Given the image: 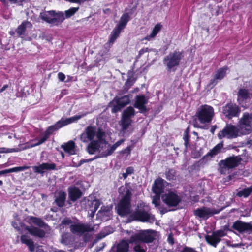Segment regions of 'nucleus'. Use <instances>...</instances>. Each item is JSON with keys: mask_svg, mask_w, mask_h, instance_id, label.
<instances>
[{"mask_svg": "<svg viewBox=\"0 0 252 252\" xmlns=\"http://www.w3.org/2000/svg\"><path fill=\"white\" fill-rule=\"evenodd\" d=\"M27 222L35 226H26L25 229L32 236L42 239L46 234V231L50 229V226L41 218L30 216L27 217Z\"/></svg>", "mask_w": 252, "mask_h": 252, "instance_id": "f257e3e1", "label": "nucleus"}, {"mask_svg": "<svg viewBox=\"0 0 252 252\" xmlns=\"http://www.w3.org/2000/svg\"><path fill=\"white\" fill-rule=\"evenodd\" d=\"M214 116V110L212 106L206 104L201 105L193 118L192 125L194 127L205 129V126L200 125L197 119L200 124H209L212 121Z\"/></svg>", "mask_w": 252, "mask_h": 252, "instance_id": "f03ea898", "label": "nucleus"}, {"mask_svg": "<svg viewBox=\"0 0 252 252\" xmlns=\"http://www.w3.org/2000/svg\"><path fill=\"white\" fill-rule=\"evenodd\" d=\"M154 218L149 207L142 202L138 203L135 210L129 215L127 220L129 222L136 221L145 222L153 220Z\"/></svg>", "mask_w": 252, "mask_h": 252, "instance_id": "7ed1b4c3", "label": "nucleus"}, {"mask_svg": "<svg viewBox=\"0 0 252 252\" xmlns=\"http://www.w3.org/2000/svg\"><path fill=\"white\" fill-rule=\"evenodd\" d=\"M242 161L240 155L229 156L218 163V171L221 174L226 175L230 171L238 167Z\"/></svg>", "mask_w": 252, "mask_h": 252, "instance_id": "20e7f679", "label": "nucleus"}, {"mask_svg": "<svg viewBox=\"0 0 252 252\" xmlns=\"http://www.w3.org/2000/svg\"><path fill=\"white\" fill-rule=\"evenodd\" d=\"M184 57V52L175 50L171 52L166 56L163 60V63L166 66L168 71H175L177 67L179 66L181 60Z\"/></svg>", "mask_w": 252, "mask_h": 252, "instance_id": "39448f33", "label": "nucleus"}, {"mask_svg": "<svg viewBox=\"0 0 252 252\" xmlns=\"http://www.w3.org/2000/svg\"><path fill=\"white\" fill-rule=\"evenodd\" d=\"M132 193L127 189L126 193L116 207L117 214L121 217H125L131 213Z\"/></svg>", "mask_w": 252, "mask_h": 252, "instance_id": "423d86ee", "label": "nucleus"}, {"mask_svg": "<svg viewBox=\"0 0 252 252\" xmlns=\"http://www.w3.org/2000/svg\"><path fill=\"white\" fill-rule=\"evenodd\" d=\"M156 231L152 229L141 230L139 233L130 237L129 243L143 242L147 244L152 243L156 239Z\"/></svg>", "mask_w": 252, "mask_h": 252, "instance_id": "0eeeda50", "label": "nucleus"}, {"mask_svg": "<svg viewBox=\"0 0 252 252\" xmlns=\"http://www.w3.org/2000/svg\"><path fill=\"white\" fill-rule=\"evenodd\" d=\"M40 17L43 21L55 26L60 25L65 19L62 12H56L55 10L42 12Z\"/></svg>", "mask_w": 252, "mask_h": 252, "instance_id": "6e6552de", "label": "nucleus"}, {"mask_svg": "<svg viewBox=\"0 0 252 252\" xmlns=\"http://www.w3.org/2000/svg\"><path fill=\"white\" fill-rule=\"evenodd\" d=\"M239 130L236 126L231 124H226L225 126L218 134L219 139L224 138L227 139H233L238 137Z\"/></svg>", "mask_w": 252, "mask_h": 252, "instance_id": "1a4fd4ad", "label": "nucleus"}, {"mask_svg": "<svg viewBox=\"0 0 252 252\" xmlns=\"http://www.w3.org/2000/svg\"><path fill=\"white\" fill-rule=\"evenodd\" d=\"M241 112V108L236 103L231 101L227 103L222 107V113L226 118L231 119L238 117Z\"/></svg>", "mask_w": 252, "mask_h": 252, "instance_id": "9d476101", "label": "nucleus"}, {"mask_svg": "<svg viewBox=\"0 0 252 252\" xmlns=\"http://www.w3.org/2000/svg\"><path fill=\"white\" fill-rule=\"evenodd\" d=\"M163 202L169 207H177L182 201L176 191H170L161 196Z\"/></svg>", "mask_w": 252, "mask_h": 252, "instance_id": "9b49d317", "label": "nucleus"}, {"mask_svg": "<svg viewBox=\"0 0 252 252\" xmlns=\"http://www.w3.org/2000/svg\"><path fill=\"white\" fill-rule=\"evenodd\" d=\"M229 69L227 66H224L217 69L213 74L212 79L208 85L211 88L214 87L219 82L224 79L227 74V71Z\"/></svg>", "mask_w": 252, "mask_h": 252, "instance_id": "f8f14e48", "label": "nucleus"}, {"mask_svg": "<svg viewBox=\"0 0 252 252\" xmlns=\"http://www.w3.org/2000/svg\"><path fill=\"white\" fill-rule=\"evenodd\" d=\"M149 102V97L144 94L137 95L135 97V101L133 107L139 110V112L142 114L148 112L149 109L146 105Z\"/></svg>", "mask_w": 252, "mask_h": 252, "instance_id": "ddd939ff", "label": "nucleus"}, {"mask_svg": "<svg viewBox=\"0 0 252 252\" xmlns=\"http://www.w3.org/2000/svg\"><path fill=\"white\" fill-rule=\"evenodd\" d=\"M224 231L220 229L213 232L212 235L205 236L206 241L210 245L216 247L218 244L221 241V238L226 236Z\"/></svg>", "mask_w": 252, "mask_h": 252, "instance_id": "4468645a", "label": "nucleus"}, {"mask_svg": "<svg viewBox=\"0 0 252 252\" xmlns=\"http://www.w3.org/2000/svg\"><path fill=\"white\" fill-rule=\"evenodd\" d=\"M70 231L73 233H77L80 235L85 232H92L94 230V227L89 224L77 223L72 224L70 226Z\"/></svg>", "mask_w": 252, "mask_h": 252, "instance_id": "2eb2a0df", "label": "nucleus"}, {"mask_svg": "<svg viewBox=\"0 0 252 252\" xmlns=\"http://www.w3.org/2000/svg\"><path fill=\"white\" fill-rule=\"evenodd\" d=\"M68 194V200L67 203L69 204L71 203L69 201L75 202L80 198L82 196V192L78 187L75 186H70L67 189Z\"/></svg>", "mask_w": 252, "mask_h": 252, "instance_id": "dca6fc26", "label": "nucleus"}, {"mask_svg": "<svg viewBox=\"0 0 252 252\" xmlns=\"http://www.w3.org/2000/svg\"><path fill=\"white\" fill-rule=\"evenodd\" d=\"M116 104L114 105L112 109V113H116L130 103V99L128 95H124L116 100Z\"/></svg>", "mask_w": 252, "mask_h": 252, "instance_id": "f3484780", "label": "nucleus"}, {"mask_svg": "<svg viewBox=\"0 0 252 252\" xmlns=\"http://www.w3.org/2000/svg\"><path fill=\"white\" fill-rule=\"evenodd\" d=\"M251 227V224L250 222L237 220L233 223L232 228L238 231L239 233L243 234L244 233H249Z\"/></svg>", "mask_w": 252, "mask_h": 252, "instance_id": "a211bd4d", "label": "nucleus"}, {"mask_svg": "<svg viewBox=\"0 0 252 252\" xmlns=\"http://www.w3.org/2000/svg\"><path fill=\"white\" fill-rule=\"evenodd\" d=\"M33 172L37 174L43 175L45 170H56V164L54 163H42L39 166H32Z\"/></svg>", "mask_w": 252, "mask_h": 252, "instance_id": "6ab92c4d", "label": "nucleus"}, {"mask_svg": "<svg viewBox=\"0 0 252 252\" xmlns=\"http://www.w3.org/2000/svg\"><path fill=\"white\" fill-rule=\"evenodd\" d=\"M216 213L217 212L215 213L210 208L206 207L198 208L193 212V214L195 216L204 220L208 219L210 216Z\"/></svg>", "mask_w": 252, "mask_h": 252, "instance_id": "aec40b11", "label": "nucleus"}, {"mask_svg": "<svg viewBox=\"0 0 252 252\" xmlns=\"http://www.w3.org/2000/svg\"><path fill=\"white\" fill-rule=\"evenodd\" d=\"M251 96L252 94L250 93L248 89L240 88L237 93V102L243 106L244 102L250 101Z\"/></svg>", "mask_w": 252, "mask_h": 252, "instance_id": "412c9836", "label": "nucleus"}, {"mask_svg": "<svg viewBox=\"0 0 252 252\" xmlns=\"http://www.w3.org/2000/svg\"><path fill=\"white\" fill-rule=\"evenodd\" d=\"M84 116H85V114L75 115L66 119L62 118L61 119L57 122L55 125L59 129L66 125L77 121Z\"/></svg>", "mask_w": 252, "mask_h": 252, "instance_id": "4be33fe9", "label": "nucleus"}, {"mask_svg": "<svg viewBox=\"0 0 252 252\" xmlns=\"http://www.w3.org/2000/svg\"><path fill=\"white\" fill-rule=\"evenodd\" d=\"M137 9V6H134L132 8L130 9L129 12L124 13L120 18V21L119 23L117 25L116 27L121 29L123 30L125 27L126 26L128 22L130 20V18L129 15H132L134 12L136 11Z\"/></svg>", "mask_w": 252, "mask_h": 252, "instance_id": "5701e85b", "label": "nucleus"}, {"mask_svg": "<svg viewBox=\"0 0 252 252\" xmlns=\"http://www.w3.org/2000/svg\"><path fill=\"white\" fill-rule=\"evenodd\" d=\"M166 182L161 178L156 179L152 186V191L154 194H161L164 192Z\"/></svg>", "mask_w": 252, "mask_h": 252, "instance_id": "b1692460", "label": "nucleus"}, {"mask_svg": "<svg viewBox=\"0 0 252 252\" xmlns=\"http://www.w3.org/2000/svg\"><path fill=\"white\" fill-rule=\"evenodd\" d=\"M223 141H221L219 143L217 144L215 147H214L211 150L209 151L203 157V159H205L208 157L212 158L217 156L218 154L221 152V150L223 147Z\"/></svg>", "mask_w": 252, "mask_h": 252, "instance_id": "393cba45", "label": "nucleus"}, {"mask_svg": "<svg viewBox=\"0 0 252 252\" xmlns=\"http://www.w3.org/2000/svg\"><path fill=\"white\" fill-rule=\"evenodd\" d=\"M96 129L95 126H87L84 132L82 134L81 138L82 139L84 137H86L89 141L94 140L96 135Z\"/></svg>", "mask_w": 252, "mask_h": 252, "instance_id": "a878e982", "label": "nucleus"}, {"mask_svg": "<svg viewBox=\"0 0 252 252\" xmlns=\"http://www.w3.org/2000/svg\"><path fill=\"white\" fill-rule=\"evenodd\" d=\"M66 199V193L65 192L60 190L58 192L56 196L54 203L59 208H63L65 206V203Z\"/></svg>", "mask_w": 252, "mask_h": 252, "instance_id": "bb28decb", "label": "nucleus"}, {"mask_svg": "<svg viewBox=\"0 0 252 252\" xmlns=\"http://www.w3.org/2000/svg\"><path fill=\"white\" fill-rule=\"evenodd\" d=\"M20 241L22 244L26 245L31 252L35 251V245L33 241L27 235H22L20 237Z\"/></svg>", "mask_w": 252, "mask_h": 252, "instance_id": "cd10ccee", "label": "nucleus"}, {"mask_svg": "<svg viewBox=\"0 0 252 252\" xmlns=\"http://www.w3.org/2000/svg\"><path fill=\"white\" fill-rule=\"evenodd\" d=\"M252 121V113H249L248 112H244L242 117L239 120V124L241 126H245L248 127L251 126V124Z\"/></svg>", "mask_w": 252, "mask_h": 252, "instance_id": "c85d7f7f", "label": "nucleus"}, {"mask_svg": "<svg viewBox=\"0 0 252 252\" xmlns=\"http://www.w3.org/2000/svg\"><path fill=\"white\" fill-rule=\"evenodd\" d=\"M75 147V143L72 140H70L61 145V148L63 149L64 151L71 155L76 154Z\"/></svg>", "mask_w": 252, "mask_h": 252, "instance_id": "c756f323", "label": "nucleus"}, {"mask_svg": "<svg viewBox=\"0 0 252 252\" xmlns=\"http://www.w3.org/2000/svg\"><path fill=\"white\" fill-rule=\"evenodd\" d=\"M129 239L128 241L122 240L116 245V252H128L129 249Z\"/></svg>", "mask_w": 252, "mask_h": 252, "instance_id": "7c9ffc66", "label": "nucleus"}, {"mask_svg": "<svg viewBox=\"0 0 252 252\" xmlns=\"http://www.w3.org/2000/svg\"><path fill=\"white\" fill-rule=\"evenodd\" d=\"M90 141L87 146V151L89 154L92 155L99 149L101 143L94 140Z\"/></svg>", "mask_w": 252, "mask_h": 252, "instance_id": "2f4dec72", "label": "nucleus"}, {"mask_svg": "<svg viewBox=\"0 0 252 252\" xmlns=\"http://www.w3.org/2000/svg\"><path fill=\"white\" fill-rule=\"evenodd\" d=\"M162 28V25L160 23H157L153 28L152 32L149 34L147 35L144 39L150 41L152 39L154 38L158 33L161 31Z\"/></svg>", "mask_w": 252, "mask_h": 252, "instance_id": "473e14b6", "label": "nucleus"}, {"mask_svg": "<svg viewBox=\"0 0 252 252\" xmlns=\"http://www.w3.org/2000/svg\"><path fill=\"white\" fill-rule=\"evenodd\" d=\"M28 25H31V23L28 21H24L18 26L15 30V32L18 37H22V36L25 35L26 28Z\"/></svg>", "mask_w": 252, "mask_h": 252, "instance_id": "72a5a7b5", "label": "nucleus"}, {"mask_svg": "<svg viewBox=\"0 0 252 252\" xmlns=\"http://www.w3.org/2000/svg\"><path fill=\"white\" fill-rule=\"evenodd\" d=\"M74 241L73 237L69 233H64L62 234L61 242L62 244L68 245L72 244Z\"/></svg>", "mask_w": 252, "mask_h": 252, "instance_id": "f704fd0d", "label": "nucleus"}, {"mask_svg": "<svg viewBox=\"0 0 252 252\" xmlns=\"http://www.w3.org/2000/svg\"><path fill=\"white\" fill-rule=\"evenodd\" d=\"M121 31L122 30L117 27L116 26L115 27L110 35V38L109 39V43L110 44H113L114 43L117 38L119 36Z\"/></svg>", "mask_w": 252, "mask_h": 252, "instance_id": "c9c22d12", "label": "nucleus"}, {"mask_svg": "<svg viewBox=\"0 0 252 252\" xmlns=\"http://www.w3.org/2000/svg\"><path fill=\"white\" fill-rule=\"evenodd\" d=\"M96 137L97 138V140H96V141H97L99 143L101 144H108L107 141H106L105 138H106V134L105 132L103 131V130L101 128H98L97 131L96 132Z\"/></svg>", "mask_w": 252, "mask_h": 252, "instance_id": "e433bc0d", "label": "nucleus"}, {"mask_svg": "<svg viewBox=\"0 0 252 252\" xmlns=\"http://www.w3.org/2000/svg\"><path fill=\"white\" fill-rule=\"evenodd\" d=\"M166 179L169 181H173L176 178V171L173 168H168L164 173Z\"/></svg>", "mask_w": 252, "mask_h": 252, "instance_id": "4c0bfd02", "label": "nucleus"}, {"mask_svg": "<svg viewBox=\"0 0 252 252\" xmlns=\"http://www.w3.org/2000/svg\"><path fill=\"white\" fill-rule=\"evenodd\" d=\"M135 115V111L133 107L129 106L125 109L122 113V116L131 119Z\"/></svg>", "mask_w": 252, "mask_h": 252, "instance_id": "58836bf2", "label": "nucleus"}, {"mask_svg": "<svg viewBox=\"0 0 252 252\" xmlns=\"http://www.w3.org/2000/svg\"><path fill=\"white\" fill-rule=\"evenodd\" d=\"M252 192V186L248 188H244L242 190H240L236 193V196L239 197H248Z\"/></svg>", "mask_w": 252, "mask_h": 252, "instance_id": "ea45409f", "label": "nucleus"}, {"mask_svg": "<svg viewBox=\"0 0 252 252\" xmlns=\"http://www.w3.org/2000/svg\"><path fill=\"white\" fill-rule=\"evenodd\" d=\"M131 119L122 116L121 126L123 130H126L129 127V126L131 125Z\"/></svg>", "mask_w": 252, "mask_h": 252, "instance_id": "a19ab883", "label": "nucleus"}, {"mask_svg": "<svg viewBox=\"0 0 252 252\" xmlns=\"http://www.w3.org/2000/svg\"><path fill=\"white\" fill-rule=\"evenodd\" d=\"M30 168V166H18L5 169V171L6 173L7 174L12 172H17L19 171H24L25 170L29 169Z\"/></svg>", "mask_w": 252, "mask_h": 252, "instance_id": "79ce46f5", "label": "nucleus"}, {"mask_svg": "<svg viewBox=\"0 0 252 252\" xmlns=\"http://www.w3.org/2000/svg\"><path fill=\"white\" fill-rule=\"evenodd\" d=\"M109 146H110L109 148L101 153V157H107L111 155L114 153L116 150L115 147H114L113 145L110 146V144H109Z\"/></svg>", "mask_w": 252, "mask_h": 252, "instance_id": "37998d69", "label": "nucleus"}, {"mask_svg": "<svg viewBox=\"0 0 252 252\" xmlns=\"http://www.w3.org/2000/svg\"><path fill=\"white\" fill-rule=\"evenodd\" d=\"M58 130L55 125L49 126L45 130L44 134L49 138L50 136L55 131Z\"/></svg>", "mask_w": 252, "mask_h": 252, "instance_id": "c03bdc74", "label": "nucleus"}, {"mask_svg": "<svg viewBox=\"0 0 252 252\" xmlns=\"http://www.w3.org/2000/svg\"><path fill=\"white\" fill-rule=\"evenodd\" d=\"M79 9V7H71L65 11V18H68L73 16Z\"/></svg>", "mask_w": 252, "mask_h": 252, "instance_id": "a18cd8bd", "label": "nucleus"}, {"mask_svg": "<svg viewBox=\"0 0 252 252\" xmlns=\"http://www.w3.org/2000/svg\"><path fill=\"white\" fill-rule=\"evenodd\" d=\"M18 148H6L5 147L0 148V153H8L18 152Z\"/></svg>", "mask_w": 252, "mask_h": 252, "instance_id": "49530a36", "label": "nucleus"}, {"mask_svg": "<svg viewBox=\"0 0 252 252\" xmlns=\"http://www.w3.org/2000/svg\"><path fill=\"white\" fill-rule=\"evenodd\" d=\"M190 135H183V139L184 140V145L185 150H187L189 147L190 146Z\"/></svg>", "mask_w": 252, "mask_h": 252, "instance_id": "de8ad7c7", "label": "nucleus"}, {"mask_svg": "<svg viewBox=\"0 0 252 252\" xmlns=\"http://www.w3.org/2000/svg\"><path fill=\"white\" fill-rule=\"evenodd\" d=\"M153 197L152 203L155 205V207H158L160 205V197L161 194H155Z\"/></svg>", "mask_w": 252, "mask_h": 252, "instance_id": "09e8293b", "label": "nucleus"}, {"mask_svg": "<svg viewBox=\"0 0 252 252\" xmlns=\"http://www.w3.org/2000/svg\"><path fill=\"white\" fill-rule=\"evenodd\" d=\"M134 83V79L131 76H128L127 80L125 82V85L126 88H129Z\"/></svg>", "mask_w": 252, "mask_h": 252, "instance_id": "8fccbe9b", "label": "nucleus"}, {"mask_svg": "<svg viewBox=\"0 0 252 252\" xmlns=\"http://www.w3.org/2000/svg\"><path fill=\"white\" fill-rule=\"evenodd\" d=\"M150 51V49L148 48H143L141 49L138 52V55L136 56V60H138L140 58V57L146 52H149Z\"/></svg>", "mask_w": 252, "mask_h": 252, "instance_id": "3c124183", "label": "nucleus"}, {"mask_svg": "<svg viewBox=\"0 0 252 252\" xmlns=\"http://www.w3.org/2000/svg\"><path fill=\"white\" fill-rule=\"evenodd\" d=\"M48 138H49L44 134L43 136L41 138H40L38 140V142L33 145V146H39V145L42 144V143L46 142Z\"/></svg>", "mask_w": 252, "mask_h": 252, "instance_id": "603ef678", "label": "nucleus"}, {"mask_svg": "<svg viewBox=\"0 0 252 252\" xmlns=\"http://www.w3.org/2000/svg\"><path fill=\"white\" fill-rule=\"evenodd\" d=\"M72 223V220L67 217L64 218L61 221V224L65 226L69 225Z\"/></svg>", "mask_w": 252, "mask_h": 252, "instance_id": "864d4df0", "label": "nucleus"}, {"mask_svg": "<svg viewBox=\"0 0 252 252\" xmlns=\"http://www.w3.org/2000/svg\"><path fill=\"white\" fill-rule=\"evenodd\" d=\"M91 204L92 206H94L93 209H92L94 210V211H96L100 204L99 200L96 199L94 200L93 201L91 202Z\"/></svg>", "mask_w": 252, "mask_h": 252, "instance_id": "5fc2aeb1", "label": "nucleus"}, {"mask_svg": "<svg viewBox=\"0 0 252 252\" xmlns=\"http://www.w3.org/2000/svg\"><path fill=\"white\" fill-rule=\"evenodd\" d=\"M147 248L143 249L139 244L135 245L133 248L134 252H146Z\"/></svg>", "mask_w": 252, "mask_h": 252, "instance_id": "6e6d98bb", "label": "nucleus"}, {"mask_svg": "<svg viewBox=\"0 0 252 252\" xmlns=\"http://www.w3.org/2000/svg\"><path fill=\"white\" fill-rule=\"evenodd\" d=\"M180 252H197L195 249L191 247L185 246Z\"/></svg>", "mask_w": 252, "mask_h": 252, "instance_id": "4d7b16f0", "label": "nucleus"}, {"mask_svg": "<svg viewBox=\"0 0 252 252\" xmlns=\"http://www.w3.org/2000/svg\"><path fill=\"white\" fill-rule=\"evenodd\" d=\"M134 168L132 166L128 167L126 170V172L128 175H131L132 174L134 173Z\"/></svg>", "mask_w": 252, "mask_h": 252, "instance_id": "13d9d810", "label": "nucleus"}, {"mask_svg": "<svg viewBox=\"0 0 252 252\" xmlns=\"http://www.w3.org/2000/svg\"><path fill=\"white\" fill-rule=\"evenodd\" d=\"M58 77L59 79L61 81H63L65 78V75L62 72H59L58 74Z\"/></svg>", "mask_w": 252, "mask_h": 252, "instance_id": "bf43d9fd", "label": "nucleus"}, {"mask_svg": "<svg viewBox=\"0 0 252 252\" xmlns=\"http://www.w3.org/2000/svg\"><path fill=\"white\" fill-rule=\"evenodd\" d=\"M11 225L13 226V227L17 231H20V227L19 226L18 223L16 222L12 221L11 222Z\"/></svg>", "mask_w": 252, "mask_h": 252, "instance_id": "052dcab7", "label": "nucleus"}, {"mask_svg": "<svg viewBox=\"0 0 252 252\" xmlns=\"http://www.w3.org/2000/svg\"><path fill=\"white\" fill-rule=\"evenodd\" d=\"M123 142H124V140H123V139L117 141L115 144H114L113 145V146L114 147H115V149H116V148L117 147H118Z\"/></svg>", "mask_w": 252, "mask_h": 252, "instance_id": "680f3d73", "label": "nucleus"}, {"mask_svg": "<svg viewBox=\"0 0 252 252\" xmlns=\"http://www.w3.org/2000/svg\"><path fill=\"white\" fill-rule=\"evenodd\" d=\"M66 1H68L71 3H81L83 1L82 0H65Z\"/></svg>", "mask_w": 252, "mask_h": 252, "instance_id": "e2e57ef3", "label": "nucleus"}, {"mask_svg": "<svg viewBox=\"0 0 252 252\" xmlns=\"http://www.w3.org/2000/svg\"><path fill=\"white\" fill-rule=\"evenodd\" d=\"M190 132V126H188L187 128L185 129L183 135H189Z\"/></svg>", "mask_w": 252, "mask_h": 252, "instance_id": "0e129e2a", "label": "nucleus"}, {"mask_svg": "<svg viewBox=\"0 0 252 252\" xmlns=\"http://www.w3.org/2000/svg\"><path fill=\"white\" fill-rule=\"evenodd\" d=\"M216 128V125L213 126L210 129V132L213 134Z\"/></svg>", "mask_w": 252, "mask_h": 252, "instance_id": "69168bd1", "label": "nucleus"}, {"mask_svg": "<svg viewBox=\"0 0 252 252\" xmlns=\"http://www.w3.org/2000/svg\"><path fill=\"white\" fill-rule=\"evenodd\" d=\"M223 229H224L223 230L224 231V232L225 231H232V230L230 229H229V226L228 225H224L223 227Z\"/></svg>", "mask_w": 252, "mask_h": 252, "instance_id": "338daca9", "label": "nucleus"}, {"mask_svg": "<svg viewBox=\"0 0 252 252\" xmlns=\"http://www.w3.org/2000/svg\"><path fill=\"white\" fill-rule=\"evenodd\" d=\"M36 252H45L42 248V246H38L36 249Z\"/></svg>", "mask_w": 252, "mask_h": 252, "instance_id": "774afa93", "label": "nucleus"}]
</instances>
